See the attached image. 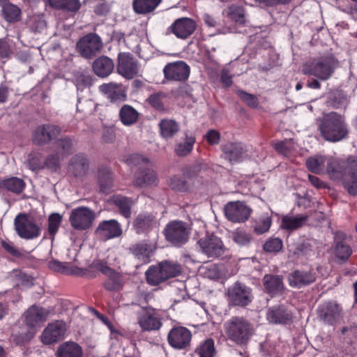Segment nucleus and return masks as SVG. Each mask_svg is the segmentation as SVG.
Segmentation results:
<instances>
[{"label": "nucleus", "instance_id": "obj_21", "mask_svg": "<svg viewBox=\"0 0 357 357\" xmlns=\"http://www.w3.org/2000/svg\"><path fill=\"white\" fill-rule=\"evenodd\" d=\"M129 252L132 254L142 264H148L151 261L155 248L147 241H142L130 245Z\"/></svg>", "mask_w": 357, "mask_h": 357}, {"label": "nucleus", "instance_id": "obj_61", "mask_svg": "<svg viewBox=\"0 0 357 357\" xmlns=\"http://www.w3.org/2000/svg\"><path fill=\"white\" fill-rule=\"evenodd\" d=\"M87 268L92 271H93V269H96L105 275L112 268L107 265V261L102 259H95Z\"/></svg>", "mask_w": 357, "mask_h": 357}, {"label": "nucleus", "instance_id": "obj_54", "mask_svg": "<svg viewBox=\"0 0 357 357\" xmlns=\"http://www.w3.org/2000/svg\"><path fill=\"white\" fill-rule=\"evenodd\" d=\"M13 53L10 43L6 38L0 39V60L5 62L9 59Z\"/></svg>", "mask_w": 357, "mask_h": 357}, {"label": "nucleus", "instance_id": "obj_46", "mask_svg": "<svg viewBox=\"0 0 357 357\" xmlns=\"http://www.w3.org/2000/svg\"><path fill=\"white\" fill-rule=\"evenodd\" d=\"M0 185L2 188H5L13 193L19 194L24 190L25 183L22 178L11 177L1 181Z\"/></svg>", "mask_w": 357, "mask_h": 357}, {"label": "nucleus", "instance_id": "obj_34", "mask_svg": "<svg viewBox=\"0 0 357 357\" xmlns=\"http://www.w3.org/2000/svg\"><path fill=\"white\" fill-rule=\"evenodd\" d=\"M82 347L77 342L68 341L60 344L56 351V357H82Z\"/></svg>", "mask_w": 357, "mask_h": 357}, {"label": "nucleus", "instance_id": "obj_3", "mask_svg": "<svg viewBox=\"0 0 357 357\" xmlns=\"http://www.w3.org/2000/svg\"><path fill=\"white\" fill-rule=\"evenodd\" d=\"M225 331L229 341L245 346L255 334V328L245 317L234 316L225 324Z\"/></svg>", "mask_w": 357, "mask_h": 357}, {"label": "nucleus", "instance_id": "obj_20", "mask_svg": "<svg viewBox=\"0 0 357 357\" xmlns=\"http://www.w3.org/2000/svg\"><path fill=\"white\" fill-rule=\"evenodd\" d=\"M95 232L98 236L108 240L120 236L122 229L118 221L112 219L100 222Z\"/></svg>", "mask_w": 357, "mask_h": 357}, {"label": "nucleus", "instance_id": "obj_24", "mask_svg": "<svg viewBox=\"0 0 357 357\" xmlns=\"http://www.w3.org/2000/svg\"><path fill=\"white\" fill-rule=\"evenodd\" d=\"M157 221L152 213H139L133 221V228L137 234H148L156 225Z\"/></svg>", "mask_w": 357, "mask_h": 357}, {"label": "nucleus", "instance_id": "obj_5", "mask_svg": "<svg viewBox=\"0 0 357 357\" xmlns=\"http://www.w3.org/2000/svg\"><path fill=\"white\" fill-rule=\"evenodd\" d=\"M337 65V61L333 56L314 59L305 63L302 72L305 75L314 76L320 80L330 79Z\"/></svg>", "mask_w": 357, "mask_h": 357}, {"label": "nucleus", "instance_id": "obj_62", "mask_svg": "<svg viewBox=\"0 0 357 357\" xmlns=\"http://www.w3.org/2000/svg\"><path fill=\"white\" fill-rule=\"evenodd\" d=\"M204 139L207 143L211 146L218 145L221 139V135L219 131L214 129H211L207 131L204 135Z\"/></svg>", "mask_w": 357, "mask_h": 357}, {"label": "nucleus", "instance_id": "obj_25", "mask_svg": "<svg viewBox=\"0 0 357 357\" xmlns=\"http://www.w3.org/2000/svg\"><path fill=\"white\" fill-rule=\"evenodd\" d=\"M158 181L156 172L147 167H139L134 175V185L137 187H147L155 185Z\"/></svg>", "mask_w": 357, "mask_h": 357}, {"label": "nucleus", "instance_id": "obj_30", "mask_svg": "<svg viewBox=\"0 0 357 357\" xmlns=\"http://www.w3.org/2000/svg\"><path fill=\"white\" fill-rule=\"evenodd\" d=\"M97 179L100 190L104 193H109L114 182V174L110 168L105 165L99 166L97 170Z\"/></svg>", "mask_w": 357, "mask_h": 357}, {"label": "nucleus", "instance_id": "obj_55", "mask_svg": "<svg viewBox=\"0 0 357 357\" xmlns=\"http://www.w3.org/2000/svg\"><path fill=\"white\" fill-rule=\"evenodd\" d=\"M324 163V159L321 156L310 157L306 160V167L311 172L318 174L321 171V165Z\"/></svg>", "mask_w": 357, "mask_h": 357}, {"label": "nucleus", "instance_id": "obj_38", "mask_svg": "<svg viewBox=\"0 0 357 357\" xmlns=\"http://www.w3.org/2000/svg\"><path fill=\"white\" fill-rule=\"evenodd\" d=\"M161 0H133L132 7L138 14H146L154 10Z\"/></svg>", "mask_w": 357, "mask_h": 357}, {"label": "nucleus", "instance_id": "obj_10", "mask_svg": "<svg viewBox=\"0 0 357 357\" xmlns=\"http://www.w3.org/2000/svg\"><path fill=\"white\" fill-rule=\"evenodd\" d=\"M198 245L203 254L208 258H218L225 252V245L220 238L213 234H206L198 241Z\"/></svg>", "mask_w": 357, "mask_h": 357}, {"label": "nucleus", "instance_id": "obj_36", "mask_svg": "<svg viewBox=\"0 0 357 357\" xmlns=\"http://www.w3.org/2000/svg\"><path fill=\"white\" fill-rule=\"evenodd\" d=\"M158 126L161 136L165 139L172 138L179 130L178 123L173 119H162Z\"/></svg>", "mask_w": 357, "mask_h": 357}, {"label": "nucleus", "instance_id": "obj_50", "mask_svg": "<svg viewBox=\"0 0 357 357\" xmlns=\"http://www.w3.org/2000/svg\"><path fill=\"white\" fill-rule=\"evenodd\" d=\"M231 238L240 246H247L251 243L252 237L244 230L236 229L232 232Z\"/></svg>", "mask_w": 357, "mask_h": 357}, {"label": "nucleus", "instance_id": "obj_8", "mask_svg": "<svg viewBox=\"0 0 357 357\" xmlns=\"http://www.w3.org/2000/svg\"><path fill=\"white\" fill-rule=\"evenodd\" d=\"M95 219L94 212L88 207L79 206L73 209L69 217L71 227L76 230L89 229Z\"/></svg>", "mask_w": 357, "mask_h": 357}, {"label": "nucleus", "instance_id": "obj_15", "mask_svg": "<svg viewBox=\"0 0 357 357\" xmlns=\"http://www.w3.org/2000/svg\"><path fill=\"white\" fill-rule=\"evenodd\" d=\"M161 317L155 309L143 308L137 317V322L143 331H158L162 327Z\"/></svg>", "mask_w": 357, "mask_h": 357}, {"label": "nucleus", "instance_id": "obj_7", "mask_svg": "<svg viewBox=\"0 0 357 357\" xmlns=\"http://www.w3.org/2000/svg\"><path fill=\"white\" fill-rule=\"evenodd\" d=\"M165 240L176 248H181L189 240L190 229L182 220L169 221L163 229Z\"/></svg>", "mask_w": 357, "mask_h": 357}, {"label": "nucleus", "instance_id": "obj_60", "mask_svg": "<svg viewBox=\"0 0 357 357\" xmlns=\"http://www.w3.org/2000/svg\"><path fill=\"white\" fill-rule=\"evenodd\" d=\"M63 160V158L53 153L46 158V167L53 172H56L60 169V162Z\"/></svg>", "mask_w": 357, "mask_h": 357}, {"label": "nucleus", "instance_id": "obj_59", "mask_svg": "<svg viewBox=\"0 0 357 357\" xmlns=\"http://www.w3.org/2000/svg\"><path fill=\"white\" fill-rule=\"evenodd\" d=\"M271 222V219L268 217L259 219L254 226L255 232L257 234H262L266 232L270 229Z\"/></svg>", "mask_w": 357, "mask_h": 357}, {"label": "nucleus", "instance_id": "obj_43", "mask_svg": "<svg viewBox=\"0 0 357 357\" xmlns=\"http://www.w3.org/2000/svg\"><path fill=\"white\" fill-rule=\"evenodd\" d=\"M168 185L172 190L180 192H187L191 189V184L186 181V178L180 175L170 177Z\"/></svg>", "mask_w": 357, "mask_h": 357}, {"label": "nucleus", "instance_id": "obj_33", "mask_svg": "<svg viewBox=\"0 0 357 357\" xmlns=\"http://www.w3.org/2000/svg\"><path fill=\"white\" fill-rule=\"evenodd\" d=\"M263 284L265 291L272 297L282 294L284 289L282 278L280 275L266 274Z\"/></svg>", "mask_w": 357, "mask_h": 357}, {"label": "nucleus", "instance_id": "obj_32", "mask_svg": "<svg viewBox=\"0 0 357 357\" xmlns=\"http://www.w3.org/2000/svg\"><path fill=\"white\" fill-rule=\"evenodd\" d=\"M74 150V140L71 137L65 136L56 139L53 143L52 151L61 158L70 155Z\"/></svg>", "mask_w": 357, "mask_h": 357}, {"label": "nucleus", "instance_id": "obj_35", "mask_svg": "<svg viewBox=\"0 0 357 357\" xmlns=\"http://www.w3.org/2000/svg\"><path fill=\"white\" fill-rule=\"evenodd\" d=\"M145 276L146 282L151 286H157L167 281L160 263L149 266L145 272Z\"/></svg>", "mask_w": 357, "mask_h": 357}, {"label": "nucleus", "instance_id": "obj_41", "mask_svg": "<svg viewBox=\"0 0 357 357\" xmlns=\"http://www.w3.org/2000/svg\"><path fill=\"white\" fill-rule=\"evenodd\" d=\"M196 138L192 135H185L184 142L175 146L174 152L179 157H185L192 151Z\"/></svg>", "mask_w": 357, "mask_h": 357}, {"label": "nucleus", "instance_id": "obj_64", "mask_svg": "<svg viewBox=\"0 0 357 357\" xmlns=\"http://www.w3.org/2000/svg\"><path fill=\"white\" fill-rule=\"evenodd\" d=\"M1 243L3 249L12 256L17 258H21L23 256V253L15 246L13 242L3 240Z\"/></svg>", "mask_w": 357, "mask_h": 357}, {"label": "nucleus", "instance_id": "obj_42", "mask_svg": "<svg viewBox=\"0 0 357 357\" xmlns=\"http://www.w3.org/2000/svg\"><path fill=\"white\" fill-rule=\"evenodd\" d=\"M1 13L8 22H15L21 19V10L18 6L10 3L2 6Z\"/></svg>", "mask_w": 357, "mask_h": 357}, {"label": "nucleus", "instance_id": "obj_39", "mask_svg": "<svg viewBox=\"0 0 357 357\" xmlns=\"http://www.w3.org/2000/svg\"><path fill=\"white\" fill-rule=\"evenodd\" d=\"M309 215H303L296 217L284 216L282 219V227L287 230H296L301 227L308 220Z\"/></svg>", "mask_w": 357, "mask_h": 357}, {"label": "nucleus", "instance_id": "obj_18", "mask_svg": "<svg viewBox=\"0 0 357 357\" xmlns=\"http://www.w3.org/2000/svg\"><path fill=\"white\" fill-rule=\"evenodd\" d=\"M90 161L88 156L83 153L74 155L68 162V173L77 178H84L89 172Z\"/></svg>", "mask_w": 357, "mask_h": 357}, {"label": "nucleus", "instance_id": "obj_12", "mask_svg": "<svg viewBox=\"0 0 357 357\" xmlns=\"http://www.w3.org/2000/svg\"><path fill=\"white\" fill-rule=\"evenodd\" d=\"M15 228L22 238L32 239L40 235V229L33 219L25 214H20L15 218Z\"/></svg>", "mask_w": 357, "mask_h": 357}, {"label": "nucleus", "instance_id": "obj_23", "mask_svg": "<svg viewBox=\"0 0 357 357\" xmlns=\"http://www.w3.org/2000/svg\"><path fill=\"white\" fill-rule=\"evenodd\" d=\"M267 320L275 324H288L292 321V313L282 305H275L268 308L266 314Z\"/></svg>", "mask_w": 357, "mask_h": 357}, {"label": "nucleus", "instance_id": "obj_40", "mask_svg": "<svg viewBox=\"0 0 357 357\" xmlns=\"http://www.w3.org/2000/svg\"><path fill=\"white\" fill-rule=\"evenodd\" d=\"M51 7L76 13L81 7L79 0H47Z\"/></svg>", "mask_w": 357, "mask_h": 357}, {"label": "nucleus", "instance_id": "obj_58", "mask_svg": "<svg viewBox=\"0 0 357 357\" xmlns=\"http://www.w3.org/2000/svg\"><path fill=\"white\" fill-rule=\"evenodd\" d=\"M66 274L77 276H88L89 278H95L96 276V273L94 271L77 266L67 267Z\"/></svg>", "mask_w": 357, "mask_h": 357}, {"label": "nucleus", "instance_id": "obj_26", "mask_svg": "<svg viewBox=\"0 0 357 357\" xmlns=\"http://www.w3.org/2000/svg\"><path fill=\"white\" fill-rule=\"evenodd\" d=\"M347 236L344 232L337 231L335 234V256L342 262L347 261L352 254L351 247L344 243Z\"/></svg>", "mask_w": 357, "mask_h": 357}, {"label": "nucleus", "instance_id": "obj_13", "mask_svg": "<svg viewBox=\"0 0 357 357\" xmlns=\"http://www.w3.org/2000/svg\"><path fill=\"white\" fill-rule=\"evenodd\" d=\"M192 340V333L186 327L174 326L168 333L167 342L169 346L175 349H187Z\"/></svg>", "mask_w": 357, "mask_h": 357}, {"label": "nucleus", "instance_id": "obj_48", "mask_svg": "<svg viewBox=\"0 0 357 357\" xmlns=\"http://www.w3.org/2000/svg\"><path fill=\"white\" fill-rule=\"evenodd\" d=\"M282 248L283 241L278 237L269 238L263 245L264 250L269 253H278Z\"/></svg>", "mask_w": 357, "mask_h": 357}, {"label": "nucleus", "instance_id": "obj_52", "mask_svg": "<svg viewBox=\"0 0 357 357\" xmlns=\"http://www.w3.org/2000/svg\"><path fill=\"white\" fill-rule=\"evenodd\" d=\"M165 97V96L162 93H155L150 95L146 101L155 109L162 112L165 110L162 102V100Z\"/></svg>", "mask_w": 357, "mask_h": 357}, {"label": "nucleus", "instance_id": "obj_22", "mask_svg": "<svg viewBox=\"0 0 357 357\" xmlns=\"http://www.w3.org/2000/svg\"><path fill=\"white\" fill-rule=\"evenodd\" d=\"M340 312V306L333 301L326 302L318 308L320 319L330 325H333L337 321Z\"/></svg>", "mask_w": 357, "mask_h": 357}, {"label": "nucleus", "instance_id": "obj_27", "mask_svg": "<svg viewBox=\"0 0 357 357\" xmlns=\"http://www.w3.org/2000/svg\"><path fill=\"white\" fill-rule=\"evenodd\" d=\"M224 158L231 162H238L246 150L240 142H227L221 146Z\"/></svg>", "mask_w": 357, "mask_h": 357}, {"label": "nucleus", "instance_id": "obj_17", "mask_svg": "<svg viewBox=\"0 0 357 357\" xmlns=\"http://www.w3.org/2000/svg\"><path fill=\"white\" fill-rule=\"evenodd\" d=\"M190 68L183 61L167 63L163 68L165 77L167 80L184 82L189 77Z\"/></svg>", "mask_w": 357, "mask_h": 357}, {"label": "nucleus", "instance_id": "obj_9", "mask_svg": "<svg viewBox=\"0 0 357 357\" xmlns=\"http://www.w3.org/2000/svg\"><path fill=\"white\" fill-rule=\"evenodd\" d=\"M137 60L129 52H120L117 57L116 72L127 79H132L139 73Z\"/></svg>", "mask_w": 357, "mask_h": 357}, {"label": "nucleus", "instance_id": "obj_47", "mask_svg": "<svg viewBox=\"0 0 357 357\" xmlns=\"http://www.w3.org/2000/svg\"><path fill=\"white\" fill-rule=\"evenodd\" d=\"M114 204L119 208V213L126 218H130L131 215L130 199L126 197H115Z\"/></svg>", "mask_w": 357, "mask_h": 357}, {"label": "nucleus", "instance_id": "obj_2", "mask_svg": "<svg viewBox=\"0 0 357 357\" xmlns=\"http://www.w3.org/2000/svg\"><path fill=\"white\" fill-rule=\"evenodd\" d=\"M319 130L322 137L331 142H340L349 135L344 116L335 112L324 114L319 121Z\"/></svg>", "mask_w": 357, "mask_h": 357}, {"label": "nucleus", "instance_id": "obj_49", "mask_svg": "<svg viewBox=\"0 0 357 357\" xmlns=\"http://www.w3.org/2000/svg\"><path fill=\"white\" fill-rule=\"evenodd\" d=\"M62 219V215L58 213H52L49 216L47 231L49 234L52 236V240L60 227Z\"/></svg>", "mask_w": 357, "mask_h": 357}, {"label": "nucleus", "instance_id": "obj_1", "mask_svg": "<svg viewBox=\"0 0 357 357\" xmlns=\"http://www.w3.org/2000/svg\"><path fill=\"white\" fill-rule=\"evenodd\" d=\"M326 169L331 178L342 180V185L350 195H357V156L349 157L346 167L337 160H330Z\"/></svg>", "mask_w": 357, "mask_h": 357}, {"label": "nucleus", "instance_id": "obj_57", "mask_svg": "<svg viewBox=\"0 0 357 357\" xmlns=\"http://www.w3.org/2000/svg\"><path fill=\"white\" fill-rule=\"evenodd\" d=\"M127 162L128 164L134 166L145 167L148 166L149 160L140 154L133 153L129 155Z\"/></svg>", "mask_w": 357, "mask_h": 357}, {"label": "nucleus", "instance_id": "obj_56", "mask_svg": "<svg viewBox=\"0 0 357 357\" xmlns=\"http://www.w3.org/2000/svg\"><path fill=\"white\" fill-rule=\"evenodd\" d=\"M328 102L335 109H342L347 107L348 100L344 94L337 93L330 98Z\"/></svg>", "mask_w": 357, "mask_h": 357}, {"label": "nucleus", "instance_id": "obj_28", "mask_svg": "<svg viewBox=\"0 0 357 357\" xmlns=\"http://www.w3.org/2000/svg\"><path fill=\"white\" fill-rule=\"evenodd\" d=\"M66 331V324L62 321H56L46 326V344L61 340Z\"/></svg>", "mask_w": 357, "mask_h": 357}, {"label": "nucleus", "instance_id": "obj_14", "mask_svg": "<svg viewBox=\"0 0 357 357\" xmlns=\"http://www.w3.org/2000/svg\"><path fill=\"white\" fill-rule=\"evenodd\" d=\"M251 208L243 202L236 201L227 203L224 208L225 215L232 222H244L251 213Z\"/></svg>", "mask_w": 357, "mask_h": 357}, {"label": "nucleus", "instance_id": "obj_51", "mask_svg": "<svg viewBox=\"0 0 357 357\" xmlns=\"http://www.w3.org/2000/svg\"><path fill=\"white\" fill-rule=\"evenodd\" d=\"M236 94L239 98L249 107L255 109L258 107L259 102L258 98L255 95L249 93L243 90H237Z\"/></svg>", "mask_w": 357, "mask_h": 357}, {"label": "nucleus", "instance_id": "obj_19", "mask_svg": "<svg viewBox=\"0 0 357 357\" xmlns=\"http://www.w3.org/2000/svg\"><path fill=\"white\" fill-rule=\"evenodd\" d=\"M316 278V273L314 271L296 270L289 274L288 282L291 287L300 289L312 284Z\"/></svg>", "mask_w": 357, "mask_h": 357}, {"label": "nucleus", "instance_id": "obj_4", "mask_svg": "<svg viewBox=\"0 0 357 357\" xmlns=\"http://www.w3.org/2000/svg\"><path fill=\"white\" fill-rule=\"evenodd\" d=\"M45 312L43 307L31 306L24 314L25 324L13 334V341L17 344L29 342L42 326Z\"/></svg>", "mask_w": 357, "mask_h": 357}, {"label": "nucleus", "instance_id": "obj_6", "mask_svg": "<svg viewBox=\"0 0 357 357\" xmlns=\"http://www.w3.org/2000/svg\"><path fill=\"white\" fill-rule=\"evenodd\" d=\"M225 295L230 307H246L254 298L252 289L239 281L229 287Z\"/></svg>", "mask_w": 357, "mask_h": 357}, {"label": "nucleus", "instance_id": "obj_31", "mask_svg": "<svg viewBox=\"0 0 357 357\" xmlns=\"http://www.w3.org/2000/svg\"><path fill=\"white\" fill-rule=\"evenodd\" d=\"M93 70L100 77L109 76L114 70V63L112 59L107 56L98 57L93 63Z\"/></svg>", "mask_w": 357, "mask_h": 357}, {"label": "nucleus", "instance_id": "obj_37", "mask_svg": "<svg viewBox=\"0 0 357 357\" xmlns=\"http://www.w3.org/2000/svg\"><path fill=\"white\" fill-rule=\"evenodd\" d=\"M139 112L131 105H123L119 111V118L124 126H131L139 119Z\"/></svg>", "mask_w": 357, "mask_h": 357}, {"label": "nucleus", "instance_id": "obj_29", "mask_svg": "<svg viewBox=\"0 0 357 357\" xmlns=\"http://www.w3.org/2000/svg\"><path fill=\"white\" fill-rule=\"evenodd\" d=\"M106 280L103 282V287L109 291L117 292L123 289L124 286V277L122 273L111 268L105 275Z\"/></svg>", "mask_w": 357, "mask_h": 357}, {"label": "nucleus", "instance_id": "obj_44", "mask_svg": "<svg viewBox=\"0 0 357 357\" xmlns=\"http://www.w3.org/2000/svg\"><path fill=\"white\" fill-rule=\"evenodd\" d=\"M195 353L199 357H215L216 350L214 340L212 338H207L202 342L196 348Z\"/></svg>", "mask_w": 357, "mask_h": 357}, {"label": "nucleus", "instance_id": "obj_63", "mask_svg": "<svg viewBox=\"0 0 357 357\" xmlns=\"http://www.w3.org/2000/svg\"><path fill=\"white\" fill-rule=\"evenodd\" d=\"M27 166L32 171H37L43 168L42 158L37 153L29 155Z\"/></svg>", "mask_w": 357, "mask_h": 357}, {"label": "nucleus", "instance_id": "obj_53", "mask_svg": "<svg viewBox=\"0 0 357 357\" xmlns=\"http://www.w3.org/2000/svg\"><path fill=\"white\" fill-rule=\"evenodd\" d=\"M202 169V164L200 162L196 161L190 165L185 166L183 169V176L188 178L192 179L197 177Z\"/></svg>", "mask_w": 357, "mask_h": 357}, {"label": "nucleus", "instance_id": "obj_11", "mask_svg": "<svg viewBox=\"0 0 357 357\" xmlns=\"http://www.w3.org/2000/svg\"><path fill=\"white\" fill-rule=\"evenodd\" d=\"M77 47L82 56L91 59L101 50L102 42L98 34L90 33L79 39Z\"/></svg>", "mask_w": 357, "mask_h": 357}, {"label": "nucleus", "instance_id": "obj_16", "mask_svg": "<svg viewBox=\"0 0 357 357\" xmlns=\"http://www.w3.org/2000/svg\"><path fill=\"white\" fill-rule=\"evenodd\" d=\"M196 28L195 20L189 17H181L167 29V34L172 33L178 38L186 39L195 31Z\"/></svg>", "mask_w": 357, "mask_h": 357}, {"label": "nucleus", "instance_id": "obj_45", "mask_svg": "<svg viewBox=\"0 0 357 357\" xmlns=\"http://www.w3.org/2000/svg\"><path fill=\"white\" fill-rule=\"evenodd\" d=\"M159 263L167 280L170 278H175L181 275L182 273V267L177 262L165 260Z\"/></svg>", "mask_w": 357, "mask_h": 357}]
</instances>
